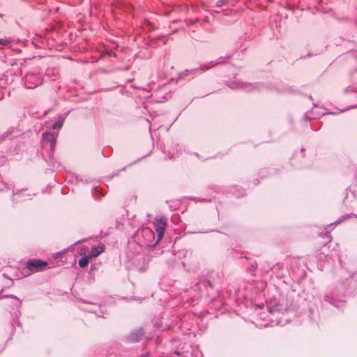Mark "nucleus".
Wrapping results in <instances>:
<instances>
[{
    "label": "nucleus",
    "mask_w": 357,
    "mask_h": 357,
    "mask_svg": "<svg viewBox=\"0 0 357 357\" xmlns=\"http://www.w3.org/2000/svg\"><path fill=\"white\" fill-rule=\"evenodd\" d=\"M105 247L103 244H100L96 246H93L91 250L89 255L91 258H94L99 256L101 253L105 251Z\"/></svg>",
    "instance_id": "obj_4"
},
{
    "label": "nucleus",
    "mask_w": 357,
    "mask_h": 357,
    "mask_svg": "<svg viewBox=\"0 0 357 357\" xmlns=\"http://www.w3.org/2000/svg\"><path fill=\"white\" fill-rule=\"evenodd\" d=\"M154 229L157 233L158 241H160L164 236L167 227V219L161 218L156 219L153 223Z\"/></svg>",
    "instance_id": "obj_1"
},
{
    "label": "nucleus",
    "mask_w": 357,
    "mask_h": 357,
    "mask_svg": "<svg viewBox=\"0 0 357 357\" xmlns=\"http://www.w3.org/2000/svg\"><path fill=\"white\" fill-rule=\"evenodd\" d=\"M61 126H62V124H61V123H60L59 122H57V123H55L53 125L52 128H53L54 129H56V128H61Z\"/></svg>",
    "instance_id": "obj_6"
},
{
    "label": "nucleus",
    "mask_w": 357,
    "mask_h": 357,
    "mask_svg": "<svg viewBox=\"0 0 357 357\" xmlns=\"http://www.w3.org/2000/svg\"><path fill=\"white\" fill-rule=\"evenodd\" d=\"M47 263L40 259H30L26 262V267L33 272H38L45 270Z\"/></svg>",
    "instance_id": "obj_2"
},
{
    "label": "nucleus",
    "mask_w": 357,
    "mask_h": 357,
    "mask_svg": "<svg viewBox=\"0 0 357 357\" xmlns=\"http://www.w3.org/2000/svg\"><path fill=\"white\" fill-rule=\"evenodd\" d=\"M144 232H151V231L150 229H144Z\"/></svg>",
    "instance_id": "obj_8"
},
{
    "label": "nucleus",
    "mask_w": 357,
    "mask_h": 357,
    "mask_svg": "<svg viewBox=\"0 0 357 357\" xmlns=\"http://www.w3.org/2000/svg\"><path fill=\"white\" fill-rule=\"evenodd\" d=\"M142 357H147V356H142Z\"/></svg>",
    "instance_id": "obj_9"
},
{
    "label": "nucleus",
    "mask_w": 357,
    "mask_h": 357,
    "mask_svg": "<svg viewBox=\"0 0 357 357\" xmlns=\"http://www.w3.org/2000/svg\"><path fill=\"white\" fill-rule=\"evenodd\" d=\"M89 259H91L89 256H84L82 257L79 261V266L82 268L86 267L89 264Z\"/></svg>",
    "instance_id": "obj_5"
},
{
    "label": "nucleus",
    "mask_w": 357,
    "mask_h": 357,
    "mask_svg": "<svg viewBox=\"0 0 357 357\" xmlns=\"http://www.w3.org/2000/svg\"><path fill=\"white\" fill-rule=\"evenodd\" d=\"M26 84L29 89H34L36 86L41 84L40 78L37 75H31L26 77Z\"/></svg>",
    "instance_id": "obj_3"
},
{
    "label": "nucleus",
    "mask_w": 357,
    "mask_h": 357,
    "mask_svg": "<svg viewBox=\"0 0 357 357\" xmlns=\"http://www.w3.org/2000/svg\"><path fill=\"white\" fill-rule=\"evenodd\" d=\"M8 43V40L7 39H0V44L5 45Z\"/></svg>",
    "instance_id": "obj_7"
}]
</instances>
